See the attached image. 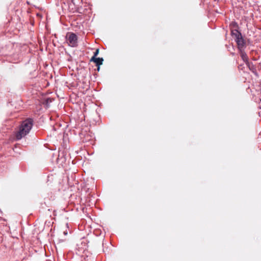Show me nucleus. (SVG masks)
Here are the masks:
<instances>
[{
	"label": "nucleus",
	"instance_id": "1",
	"mask_svg": "<svg viewBox=\"0 0 261 261\" xmlns=\"http://www.w3.org/2000/svg\"><path fill=\"white\" fill-rule=\"evenodd\" d=\"M33 119L28 118L23 121L19 126V130L16 134V139L17 140L25 137L30 131L33 125Z\"/></svg>",
	"mask_w": 261,
	"mask_h": 261
},
{
	"label": "nucleus",
	"instance_id": "2",
	"mask_svg": "<svg viewBox=\"0 0 261 261\" xmlns=\"http://www.w3.org/2000/svg\"><path fill=\"white\" fill-rule=\"evenodd\" d=\"M67 43L68 45L72 47H75L77 46V37L73 33H68L67 35Z\"/></svg>",
	"mask_w": 261,
	"mask_h": 261
},
{
	"label": "nucleus",
	"instance_id": "3",
	"mask_svg": "<svg viewBox=\"0 0 261 261\" xmlns=\"http://www.w3.org/2000/svg\"><path fill=\"white\" fill-rule=\"evenodd\" d=\"M236 42L238 50L245 49L246 47V43L245 39L243 38L242 34H238L237 38H234Z\"/></svg>",
	"mask_w": 261,
	"mask_h": 261
},
{
	"label": "nucleus",
	"instance_id": "4",
	"mask_svg": "<svg viewBox=\"0 0 261 261\" xmlns=\"http://www.w3.org/2000/svg\"><path fill=\"white\" fill-rule=\"evenodd\" d=\"M90 61L94 62L96 65L97 66V70L99 71V66L102 64L103 59L102 58H95V57H92Z\"/></svg>",
	"mask_w": 261,
	"mask_h": 261
},
{
	"label": "nucleus",
	"instance_id": "5",
	"mask_svg": "<svg viewBox=\"0 0 261 261\" xmlns=\"http://www.w3.org/2000/svg\"><path fill=\"white\" fill-rule=\"evenodd\" d=\"M239 54L242 60L246 63L248 64V58L245 51V49L239 50Z\"/></svg>",
	"mask_w": 261,
	"mask_h": 261
},
{
	"label": "nucleus",
	"instance_id": "6",
	"mask_svg": "<svg viewBox=\"0 0 261 261\" xmlns=\"http://www.w3.org/2000/svg\"><path fill=\"white\" fill-rule=\"evenodd\" d=\"M231 34L233 37H234L235 38H237L238 34H242L240 31L238 30V29H232L231 30Z\"/></svg>",
	"mask_w": 261,
	"mask_h": 261
},
{
	"label": "nucleus",
	"instance_id": "7",
	"mask_svg": "<svg viewBox=\"0 0 261 261\" xmlns=\"http://www.w3.org/2000/svg\"><path fill=\"white\" fill-rule=\"evenodd\" d=\"M230 27L231 28V30L238 29L239 26L236 21H232L230 24Z\"/></svg>",
	"mask_w": 261,
	"mask_h": 261
},
{
	"label": "nucleus",
	"instance_id": "8",
	"mask_svg": "<svg viewBox=\"0 0 261 261\" xmlns=\"http://www.w3.org/2000/svg\"><path fill=\"white\" fill-rule=\"evenodd\" d=\"M246 64L248 67V68H249V69L250 70L253 71L254 70H255V67L253 65L252 63L248 61V64Z\"/></svg>",
	"mask_w": 261,
	"mask_h": 261
},
{
	"label": "nucleus",
	"instance_id": "9",
	"mask_svg": "<svg viewBox=\"0 0 261 261\" xmlns=\"http://www.w3.org/2000/svg\"><path fill=\"white\" fill-rule=\"evenodd\" d=\"M99 54V49H97L95 51L94 53L93 56L92 57L96 58V57Z\"/></svg>",
	"mask_w": 261,
	"mask_h": 261
},
{
	"label": "nucleus",
	"instance_id": "10",
	"mask_svg": "<svg viewBox=\"0 0 261 261\" xmlns=\"http://www.w3.org/2000/svg\"><path fill=\"white\" fill-rule=\"evenodd\" d=\"M64 234L65 235H66V234H67V231H64Z\"/></svg>",
	"mask_w": 261,
	"mask_h": 261
},
{
	"label": "nucleus",
	"instance_id": "11",
	"mask_svg": "<svg viewBox=\"0 0 261 261\" xmlns=\"http://www.w3.org/2000/svg\"><path fill=\"white\" fill-rule=\"evenodd\" d=\"M73 1H74V0H71V2L74 4Z\"/></svg>",
	"mask_w": 261,
	"mask_h": 261
}]
</instances>
